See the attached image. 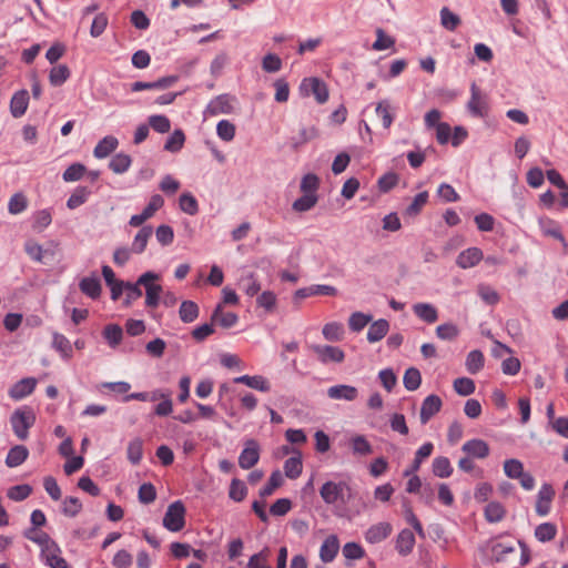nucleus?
<instances>
[{"instance_id": "8", "label": "nucleus", "mask_w": 568, "mask_h": 568, "mask_svg": "<svg viewBox=\"0 0 568 568\" xmlns=\"http://www.w3.org/2000/svg\"><path fill=\"white\" fill-rule=\"evenodd\" d=\"M260 445L255 439H247L245 447L239 456V465L242 469H250L258 463Z\"/></svg>"}, {"instance_id": "52", "label": "nucleus", "mask_w": 568, "mask_h": 568, "mask_svg": "<svg viewBox=\"0 0 568 568\" xmlns=\"http://www.w3.org/2000/svg\"><path fill=\"white\" fill-rule=\"evenodd\" d=\"M436 335L443 341H453L459 335V328L453 323H444L436 327Z\"/></svg>"}, {"instance_id": "51", "label": "nucleus", "mask_w": 568, "mask_h": 568, "mask_svg": "<svg viewBox=\"0 0 568 568\" xmlns=\"http://www.w3.org/2000/svg\"><path fill=\"white\" fill-rule=\"evenodd\" d=\"M23 536L38 544L43 549L53 539L44 531L37 530V528H29L23 532Z\"/></svg>"}, {"instance_id": "3", "label": "nucleus", "mask_w": 568, "mask_h": 568, "mask_svg": "<svg viewBox=\"0 0 568 568\" xmlns=\"http://www.w3.org/2000/svg\"><path fill=\"white\" fill-rule=\"evenodd\" d=\"M185 507L182 501L178 500L169 505L163 517V526L170 531H180L183 529L185 520Z\"/></svg>"}, {"instance_id": "5", "label": "nucleus", "mask_w": 568, "mask_h": 568, "mask_svg": "<svg viewBox=\"0 0 568 568\" xmlns=\"http://www.w3.org/2000/svg\"><path fill=\"white\" fill-rule=\"evenodd\" d=\"M470 99L467 103V109L471 115L477 118H486L488 115V99L487 95L481 93L476 83L470 85Z\"/></svg>"}, {"instance_id": "30", "label": "nucleus", "mask_w": 568, "mask_h": 568, "mask_svg": "<svg viewBox=\"0 0 568 568\" xmlns=\"http://www.w3.org/2000/svg\"><path fill=\"white\" fill-rule=\"evenodd\" d=\"M200 314L199 305L193 301H183L180 305L179 316L183 323L194 322Z\"/></svg>"}, {"instance_id": "37", "label": "nucleus", "mask_w": 568, "mask_h": 568, "mask_svg": "<svg viewBox=\"0 0 568 568\" xmlns=\"http://www.w3.org/2000/svg\"><path fill=\"white\" fill-rule=\"evenodd\" d=\"M322 334L329 342H339L344 336V327L338 322H331L324 325Z\"/></svg>"}, {"instance_id": "41", "label": "nucleus", "mask_w": 568, "mask_h": 568, "mask_svg": "<svg viewBox=\"0 0 568 568\" xmlns=\"http://www.w3.org/2000/svg\"><path fill=\"white\" fill-rule=\"evenodd\" d=\"M270 557L271 550L265 547L250 558L246 568H272L270 565Z\"/></svg>"}, {"instance_id": "62", "label": "nucleus", "mask_w": 568, "mask_h": 568, "mask_svg": "<svg viewBox=\"0 0 568 568\" xmlns=\"http://www.w3.org/2000/svg\"><path fill=\"white\" fill-rule=\"evenodd\" d=\"M82 510V504L77 497H67L62 503V513L68 517H75Z\"/></svg>"}, {"instance_id": "31", "label": "nucleus", "mask_w": 568, "mask_h": 568, "mask_svg": "<svg viewBox=\"0 0 568 568\" xmlns=\"http://www.w3.org/2000/svg\"><path fill=\"white\" fill-rule=\"evenodd\" d=\"M349 446L354 455L367 456L373 453V446L363 435H355L349 439Z\"/></svg>"}, {"instance_id": "11", "label": "nucleus", "mask_w": 568, "mask_h": 568, "mask_svg": "<svg viewBox=\"0 0 568 568\" xmlns=\"http://www.w3.org/2000/svg\"><path fill=\"white\" fill-rule=\"evenodd\" d=\"M235 99L229 94H221L214 98L206 108L210 115L230 114L234 111L233 102Z\"/></svg>"}, {"instance_id": "44", "label": "nucleus", "mask_w": 568, "mask_h": 568, "mask_svg": "<svg viewBox=\"0 0 568 568\" xmlns=\"http://www.w3.org/2000/svg\"><path fill=\"white\" fill-rule=\"evenodd\" d=\"M28 207V199L21 193H14L8 203V211L10 214L17 215L22 213Z\"/></svg>"}, {"instance_id": "59", "label": "nucleus", "mask_w": 568, "mask_h": 568, "mask_svg": "<svg viewBox=\"0 0 568 568\" xmlns=\"http://www.w3.org/2000/svg\"><path fill=\"white\" fill-rule=\"evenodd\" d=\"M216 133L220 139L230 142L235 136V125L229 120H221L216 125Z\"/></svg>"}, {"instance_id": "42", "label": "nucleus", "mask_w": 568, "mask_h": 568, "mask_svg": "<svg viewBox=\"0 0 568 568\" xmlns=\"http://www.w3.org/2000/svg\"><path fill=\"white\" fill-rule=\"evenodd\" d=\"M103 336L111 347H116L123 337L122 327L116 324H109L103 329Z\"/></svg>"}, {"instance_id": "22", "label": "nucleus", "mask_w": 568, "mask_h": 568, "mask_svg": "<svg viewBox=\"0 0 568 568\" xmlns=\"http://www.w3.org/2000/svg\"><path fill=\"white\" fill-rule=\"evenodd\" d=\"M80 291L92 300H97L101 295L102 286L98 276L83 277L79 283Z\"/></svg>"}, {"instance_id": "13", "label": "nucleus", "mask_w": 568, "mask_h": 568, "mask_svg": "<svg viewBox=\"0 0 568 568\" xmlns=\"http://www.w3.org/2000/svg\"><path fill=\"white\" fill-rule=\"evenodd\" d=\"M555 497V490L549 484H544L537 496L536 513L539 516H546L550 511V505Z\"/></svg>"}, {"instance_id": "39", "label": "nucleus", "mask_w": 568, "mask_h": 568, "mask_svg": "<svg viewBox=\"0 0 568 568\" xmlns=\"http://www.w3.org/2000/svg\"><path fill=\"white\" fill-rule=\"evenodd\" d=\"M185 142V134L182 130H175L165 141L164 150L171 153L179 152Z\"/></svg>"}, {"instance_id": "20", "label": "nucleus", "mask_w": 568, "mask_h": 568, "mask_svg": "<svg viewBox=\"0 0 568 568\" xmlns=\"http://www.w3.org/2000/svg\"><path fill=\"white\" fill-rule=\"evenodd\" d=\"M327 395L332 399L353 402L357 398L358 390L356 387L351 385H335L327 389Z\"/></svg>"}, {"instance_id": "46", "label": "nucleus", "mask_w": 568, "mask_h": 568, "mask_svg": "<svg viewBox=\"0 0 568 568\" xmlns=\"http://www.w3.org/2000/svg\"><path fill=\"white\" fill-rule=\"evenodd\" d=\"M303 464L300 456L290 457L284 463L285 476L295 479L302 474Z\"/></svg>"}, {"instance_id": "54", "label": "nucleus", "mask_w": 568, "mask_h": 568, "mask_svg": "<svg viewBox=\"0 0 568 568\" xmlns=\"http://www.w3.org/2000/svg\"><path fill=\"white\" fill-rule=\"evenodd\" d=\"M87 172V168L81 163H73L67 168L63 172V180L65 182H75L83 178Z\"/></svg>"}, {"instance_id": "33", "label": "nucleus", "mask_w": 568, "mask_h": 568, "mask_svg": "<svg viewBox=\"0 0 568 568\" xmlns=\"http://www.w3.org/2000/svg\"><path fill=\"white\" fill-rule=\"evenodd\" d=\"M439 16L440 26L448 31H455L462 23L460 17L447 7L440 9Z\"/></svg>"}, {"instance_id": "32", "label": "nucleus", "mask_w": 568, "mask_h": 568, "mask_svg": "<svg viewBox=\"0 0 568 568\" xmlns=\"http://www.w3.org/2000/svg\"><path fill=\"white\" fill-rule=\"evenodd\" d=\"M318 136V130L312 125L308 128H302L297 136L291 139V144L294 150H297L301 145L316 139Z\"/></svg>"}, {"instance_id": "15", "label": "nucleus", "mask_w": 568, "mask_h": 568, "mask_svg": "<svg viewBox=\"0 0 568 568\" xmlns=\"http://www.w3.org/2000/svg\"><path fill=\"white\" fill-rule=\"evenodd\" d=\"M392 525L386 521H382L371 526L366 534L365 539L369 544H377L385 540L392 534Z\"/></svg>"}, {"instance_id": "63", "label": "nucleus", "mask_w": 568, "mask_h": 568, "mask_svg": "<svg viewBox=\"0 0 568 568\" xmlns=\"http://www.w3.org/2000/svg\"><path fill=\"white\" fill-rule=\"evenodd\" d=\"M180 209L190 215H195L199 211L196 199L190 193H183L180 196Z\"/></svg>"}, {"instance_id": "25", "label": "nucleus", "mask_w": 568, "mask_h": 568, "mask_svg": "<svg viewBox=\"0 0 568 568\" xmlns=\"http://www.w3.org/2000/svg\"><path fill=\"white\" fill-rule=\"evenodd\" d=\"M415 545V536L412 530L403 529L396 538V550L402 556H407L412 552Z\"/></svg>"}, {"instance_id": "57", "label": "nucleus", "mask_w": 568, "mask_h": 568, "mask_svg": "<svg viewBox=\"0 0 568 568\" xmlns=\"http://www.w3.org/2000/svg\"><path fill=\"white\" fill-rule=\"evenodd\" d=\"M475 383L468 377H459L454 381V389L460 396H468L475 392Z\"/></svg>"}, {"instance_id": "7", "label": "nucleus", "mask_w": 568, "mask_h": 568, "mask_svg": "<svg viewBox=\"0 0 568 568\" xmlns=\"http://www.w3.org/2000/svg\"><path fill=\"white\" fill-rule=\"evenodd\" d=\"M41 557L51 568H70L67 560L61 557V548L54 540L41 549Z\"/></svg>"}, {"instance_id": "10", "label": "nucleus", "mask_w": 568, "mask_h": 568, "mask_svg": "<svg viewBox=\"0 0 568 568\" xmlns=\"http://www.w3.org/2000/svg\"><path fill=\"white\" fill-rule=\"evenodd\" d=\"M443 406V402L439 396L432 394L428 395L422 403L419 419L423 425L427 424Z\"/></svg>"}, {"instance_id": "34", "label": "nucleus", "mask_w": 568, "mask_h": 568, "mask_svg": "<svg viewBox=\"0 0 568 568\" xmlns=\"http://www.w3.org/2000/svg\"><path fill=\"white\" fill-rule=\"evenodd\" d=\"M433 474L439 478H447L453 474V467L447 457L439 456L433 460Z\"/></svg>"}, {"instance_id": "1", "label": "nucleus", "mask_w": 568, "mask_h": 568, "mask_svg": "<svg viewBox=\"0 0 568 568\" xmlns=\"http://www.w3.org/2000/svg\"><path fill=\"white\" fill-rule=\"evenodd\" d=\"M10 423L14 435L24 440L28 438L29 429L36 423V415L30 407L19 408L12 413Z\"/></svg>"}, {"instance_id": "61", "label": "nucleus", "mask_w": 568, "mask_h": 568, "mask_svg": "<svg viewBox=\"0 0 568 568\" xmlns=\"http://www.w3.org/2000/svg\"><path fill=\"white\" fill-rule=\"evenodd\" d=\"M246 494L247 488L245 484L237 478L232 479L229 491L230 498L235 501H242L245 498Z\"/></svg>"}, {"instance_id": "47", "label": "nucleus", "mask_w": 568, "mask_h": 568, "mask_svg": "<svg viewBox=\"0 0 568 568\" xmlns=\"http://www.w3.org/2000/svg\"><path fill=\"white\" fill-rule=\"evenodd\" d=\"M557 534V527L551 523H544L536 527L535 537L541 541H550Z\"/></svg>"}, {"instance_id": "27", "label": "nucleus", "mask_w": 568, "mask_h": 568, "mask_svg": "<svg viewBox=\"0 0 568 568\" xmlns=\"http://www.w3.org/2000/svg\"><path fill=\"white\" fill-rule=\"evenodd\" d=\"M119 145L116 138L112 135L104 136L94 148L93 154L98 159L109 156Z\"/></svg>"}, {"instance_id": "55", "label": "nucleus", "mask_w": 568, "mask_h": 568, "mask_svg": "<svg viewBox=\"0 0 568 568\" xmlns=\"http://www.w3.org/2000/svg\"><path fill=\"white\" fill-rule=\"evenodd\" d=\"M427 201H428V192L427 191L418 193L414 197L413 202L406 207L405 213L409 216H416L417 214H419V212L422 211L424 205L427 203Z\"/></svg>"}, {"instance_id": "14", "label": "nucleus", "mask_w": 568, "mask_h": 568, "mask_svg": "<svg viewBox=\"0 0 568 568\" xmlns=\"http://www.w3.org/2000/svg\"><path fill=\"white\" fill-rule=\"evenodd\" d=\"M484 255L480 248L478 247H469L459 253L456 260V264L460 268H470L476 266L481 260Z\"/></svg>"}, {"instance_id": "9", "label": "nucleus", "mask_w": 568, "mask_h": 568, "mask_svg": "<svg viewBox=\"0 0 568 568\" xmlns=\"http://www.w3.org/2000/svg\"><path fill=\"white\" fill-rule=\"evenodd\" d=\"M312 351L317 355L321 363L327 364L329 362L342 363L345 358L343 349L331 345H313Z\"/></svg>"}, {"instance_id": "49", "label": "nucleus", "mask_w": 568, "mask_h": 568, "mask_svg": "<svg viewBox=\"0 0 568 568\" xmlns=\"http://www.w3.org/2000/svg\"><path fill=\"white\" fill-rule=\"evenodd\" d=\"M52 345L63 357L70 358L72 356L71 343L64 335L54 333Z\"/></svg>"}, {"instance_id": "18", "label": "nucleus", "mask_w": 568, "mask_h": 568, "mask_svg": "<svg viewBox=\"0 0 568 568\" xmlns=\"http://www.w3.org/2000/svg\"><path fill=\"white\" fill-rule=\"evenodd\" d=\"M462 449L469 457L474 458L483 459L489 455V446L483 439H470L463 445Z\"/></svg>"}, {"instance_id": "53", "label": "nucleus", "mask_w": 568, "mask_h": 568, "mask_svg": "<svg viewBox=\"0 0 568 568\" xmlns=\"http://www.w3.org/2000/svg\"><path fill=\"white\" fill-rule=\"evenodd\" d=\"M317 202V196L311 193H304L303 196L298 197L293 202V210L296 212H306L315 206Z\"/></svg>"}, {"instance_id": "19", "label": "nucleus", "mask_w": 568, "mask_h": 568, "mask_svg": "<svg viewBox=\"0 0 568 568\" xmlns=\"http://www.w3.org/2000/svg\"><path fill=\"white\" fill-rule=\"evenodd\" d=\"M239 321V317L233 312H223V305L219 304L211 315V322L216 323L223 328L233 327Z\"/></svg>"}, {"instance_id": "23", "label": "nucleus", "mask_w": 568, "mask_h": 568, "mask_svg": "<svg viewBox=\"0 0 568 568\" xmlns=\"http://www.w3.org/2000/svg\"><path fill=\"white\" fill-rule=\"evenodd\" d=\"M234 383L244 384L247 387L257 389L260 392H268L271 389L268 381L261 375H242L234 378Z\"/></svg>"}, {"instance_id": "12", "label": "nucleus", "mask_w": 568, "mask_h": 568, "mask_svg": "<svg viewBox=\"0 0 568 568\" xmlns=\"http://www.w3.org/2000/svg\"><path fill=\"white\" fill-rule=\"evenodd\" d=\"M345 488H347V485L343 481H326L322 486L320 495L326 504L332 505L343 498Z\"/></svg>"}, {"instance_id": "2", "label": "nucleus", "mask_w": 568, "mask_h": 568, "mask_svg": "<svg viewBox=\"0 0 568 568\" xmlns=\"http://www.w3.org/2000/svg\"><path fill=\"white\" fill-rule=\"evenodd\" d=\"M159 275L153 272H145L139 277V284L145 287V305L151 308L158 307L160 295L163 292L162 286L153 282L159 280Z\"/></svg>"}, {"instance_id": "17", "label": "nucleus", "mask_w": 568, "mask_h": 568, "mask_svg": "<svg viewBox=\"0 0 568 568\" xmlns=\"http://www.w3.org/2000/svg\"><path fill=\"white\" fill-rule=\"evenodd\" d=\"M29 104V92L24 89L17 91L10 101V112L13 118H21Z\"/></svg>"}, {"instance_id": "58", "label": "nucleus", "mask_w": 568, "mask_h": 568, "mask_svg": "<svg viewBox=\"0 0 568 568\" xmlns=\"http://www.w3.org/2000/svg\"><path fill=\"white\" fill-rule=\"evenodd\" d=\"M142 449H143V443L140 438L132 439L128 445V459L133 464L136 465L142 459Z\"/></svg>"}, {"instance_id": "45", "label": "nucleus", "mask_w": 568, "mask_h": 568, "mask_svg": "<svg viewBox=\"0 0 568 568\" xmlns=\"http://www.w3.org/2000/svg\"><path fill=\"white\" fill-rule=\"evenodd\" d=\"M484 354L480 351H471L466 358V368L470 374H476L484 367Z\"/></svg>"}, {"instance_id": "48", "label": "nucleus", "mask_w": 568, "mask_h": 568, "mask_svg": "<svg viewBox=\"0 0 568 568\" xmlns=\"http://www.w3.org/2000/svg\"><path fill=\"white\" fill-rule=\"evenodd\" d=\"M404 386L407 390H416L422 383V376L417 368L410 367L406 369L404 377H403Z\"/></svg>"}, {"instance_id": "60", "label": "nucleus", "mask_w": 568, "mask_h": 568, "mask_svg": "<svg viewBox=\"0 0 568 568\" xmlns=\"http://www.w3.org/2000/svg\"><path fill=\"white\" fill-rule=\"evenodd\" d=\"M31 493H32V488L29 485L23 484V485H17V486L10 487L8 489L7 496L11 500L21 501V500L27 499Z\"/></svg>"}, {"instance_id": "38", "label": "nucleus", "mask_w": 568, "mask_h": 568, "mask_svg": "<svg viewBox=\"0 0 568 568\" xmlns=\"http://www.w3.org/2000/svg\"><path fill=\"white\" fill-rule=\"evenodd\" d=\"M153 231L151 226L142 227L134 237L131 251L136 254H141L148 244Z\"/></svg>"}, {"instance_id": "6", "label": "nucleus", "mask_w": 568, "mask_h": 568, "mask_svg": "<svg viewBox=\"0 0 568 568\" xmlns=\"http://www.w3.org/2000/svg\"><path fill=\"white\" fill-rule=\"evenodd\" d=\"M538 225L541 230L542 235L552 237L560 242L562 246V253H568V242L561 233L560 225L555 220L541 216L538 219Z\"/></svg>"}, {"instance_id": "40", "label": "nucleus", "mask_w": 568, "mask_h": 568, "mask_svg": "<svg viewBox=\"0 0 568 568\" xmlns=\"http://www.w3.org/2000/svg\"><path fill=\"white\" fill-rule=\"evenodd\" d=\"M506 514L505 507L498 501H490L485 507V518L489 523L500 521Z\"/></svg>"}, {"instance_id": "28", "label": "nucleus", "mask_w": 568, "mask_h": 568, "mask_svg": "<svg viewBox=\"0 0 568 568\" xmlns=\"http://www.w3.org/2000/svg\"><path fill=\"white\" fill-rule=\"evenodd\" d=\"M28 456L29 450L26 446L16 445L9 450L6 458V465L10 468L18 467L26 462Z\"/></svg>"}, {"instance_id": "29", "label": "nucleus", "mask_w": 568, "mask_h": 568, "mask_svg": "<svg viewBox=\"0 0 568 568\" xmlns=\"http://www.w3.org/2000/svg\"><path fill=\"white\" fill-rule=\"evenodd\" d=\"M239 286L247 296H254L261 290V284L256 275L252 272L241 276Z\"/></svg>"}, {"instance_id": "24", "label": "nucleus", "mask_w": 568, "mask_h": 568, "mask_svg": "<svg viewBox=\"0 0 568 568\" xmlns=\"http://www.w3.org/2000/svg\"><path fill=\"white\" fill-rule=\"evenodd\" d=\"M414 314L422 321L433 324L438 320L437 308L429 303H416L413 305Z\"/></svg>"}, {"instance_id": "64", "label": "nucleus", "mask_w": 568, "mask_h": 568, "mask_svg": "<svg viewBox=\"0 0 568 568\" xmlns=\"http://www.w3.org/2000/svg\"><path fill=\"white\" fill-rule=\"evenodd\" d=\"M138 498L140 503L149 505L156 498L155 487L151 483H144L140 486Z\"/></svg>"}, {"instance_id": "21", "label": "nucleus", "mask_w": 568, "mask_h": 568, "mask_svg": "<svg viewBox=\"0 0 568 568\" xmlns=\"http://www.w3.org/2000/svg\"><path fill=\"white\" fill-rule=\"evenodd\" d=\"M339 549V541L337 536L329 535L322 544L320 549V557L323 562H331L336 557Z\"/></svg>"}, {"instance_id": "43", "label": "nucleus", "mask_w": 568, "mask_h": 568, "mask_svg": "<svg viewBox=\"0 0 568 568\" xmlns=\"http://www.w3.org/2000/svg\"><path fill=\"white\" fill-rule=\"evenodd\" d=\"M90 190L85 186H79L74 190V192L70 195L67 201V206L70 210H74L85 203L90 195Z\"/></svg>"}, {"instance_id": "36", "label": "nucleus", "mask_w": 568, "mask_h": 568, "mask_svg": "<svg viewBox=\"0 0 568 568\" xmlns=\"http://www.w3.org/2000/svg\"><path fill=\"white\" fill-rule=\"evenodd\" d=\"M70 77V69L65 64L53 67L49 73L50 84L53 87L62 85Z\"/></svg>"}, {"instance_id": "16", "label": "nucleus", "mask_w": 568, "mask_h": 568, "mask_svg": "<svg viewBox=\"0 0 568 568\" xmlns=\"http://www.w3.org/2000/svg\"><path fill=\"white\" fill-rule=\"evenodd\" d=\"M37 385V379L33 377L22 378L17 382L10 389L9 395L12 399L19 400L30 395Z\"/></svg>"}, {"instance_id": "50", "label": "nucleus", "mask_w": 568, "mask_h": 568, "mask_svg": "<svg viewBox=\"0 0 568 568\" xmlns=\"http://www.w3.org/2000/svg\"><path fill=\"white\" fill-rule=\"evenodd\" d=\"M373 317L371 315L364 314L362 312H355L349 316L348 326L353 332L362 331L368 323H371Z\"/></svg>"}, {"instance_id": "4", "label": "nucleus", "mask_w": 568, "mask_h": 568, "mask_svg": "<svg viewBox=\"0 0 568 568\" xmlns=\"http://www.w3.org/2000/svg\"><path fill=\"white\" fill-rule=\"evenodd\" d=\"M303 97L313 94L318 103H325L328 99V90L326 84L317 78H306L300 85Z\"/></svg>"}, {"instance_id": "26", "label": "nucleus", "mask_w": 568, "mask_h": 568, "mask_svg": "<svg viewBox=\"0 0 568 568\" xmlns=\"http://www.w3.org/2000/svg\"><path fill=\"white\" fill-rule=\"evenodd\" d=\"M389 331V323L384 318L373 322L367 332V341L376 343L383 339Z\"/></svg>"}, {"instance_id": "35", "label": "nucleus", "mask_w": 568, "mask_h": 568, "mask_svg": "<svg viewBox=\"0 0 568 568\" xmlns=\"http://www.w3.org/2000/svg\"><path fill=\"white\" fill-rule=\"evenodd\" d=\"M131 163H132V159L129 154L118 153L111 159V161L109 163V168L115 174H122L129 170Z\"/></svg>"}, {"instance_id": "56", "label": "nucleus", "mask_w": 568, "mask_h": 568, "mask_svg": "<svg viewBox=\"0 0 568 568\" xmlns=\"http://www.w3.org/2000/svg\"><path fill=\"white\" fill-rule=\"evenodd\" d=\"M377 115L382 118L383 126L388 129L394 120V115L392 113V108L388 101L384 100L377 103L375 109Z\"/></svg>"}]
</instances>
